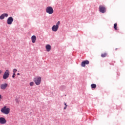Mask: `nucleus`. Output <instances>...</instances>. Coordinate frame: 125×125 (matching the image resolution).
Here are the masks:
<instances>
[{
	"instance_id": "nucleus-8",
	"label": "nucleus",
	"mask_w": 125,
	"mask_h": 125,
	"mask_svg": "<svg viewBox=\"0 0 125 125\" xmlns=\"http://www.w3.org/2000/svg\"><path fill=\"white\" fill-rule=\"evenodd\" d=\"M12 22H13V18H12V17H9L7 20V24H8V25H11Z\"/></svg>"
},
{
	"instance_id": "nucleus-18",
	"label": "nucleus",
	"mask_w": 125,
	"mask_h": 125,
	"mask_svg": "<svg viewBox=\"0 0 125 125\" xmlns=\"http://www.w3.org/2000/svg\"><path fill=\"white\" fill-rule=\"evenodd\" d=\"M17 72V70L15 68L13 70V73H16Z\"/></svg>"
},
{
	"instance_id": "nucleus-10",
	"label": "nucleus",
	"mask_w": 125,
	"mask_h": 125,
	"mask_svg": "<svg viewBox=\"0 0 125 125\" xmlns=\"http://www.w3.org/2000/svg\"><path fill=\"white\" fill-rule=\"evenodd\" d=\"M89 64V61L86 60L82 62L81 66L82 67H85V64L88 65Z\"/></svg>"
},
{
	"instance_id": "nucleus-9",
	"label": "nucleus",
	"mask_w": 125,
	"mask_h": 125,
	"mask_svg": "<svg viewBox=\"0 0 125 125\" xmlns=\"http://www.w3.org/2000/svg\"><path fill=\"white\" fill-rule=\"evenodd\" d=\"M5 17H6V18L8 17V14H7V13L2 14L0 16V20H3V19H4Z\"/></svg>"
},
{
	"instance_id": "nucleus-11",
	"label": "nucleus",
	"mask_w": 125,
	"mask_h": 125,
	"mask_svg": "<svg viewBox=\"0 0 125 125\" xmlns=\"http://www.w3.org/2000/svg\"><path fill=\"white\" fill-rule=\"evenodd\" d=\"M31 41L33 43H35V42H36V41H37V37L35 35H33L31 37Z\"/></svg>"
},
{
	"instance_id": "nucleus-24",
	"label": "nucleus",
	"mask_w": 125,
	"mask_h": 125,
	"mask_svg": "<svg viewBox=\"0 0 125 125\" xmlns=\"http://www.w3.org/2000/svg\"><path fill=\"white\" fill-rule=\"evenodd\" d=\"M1 70H0V74H1Z\"/></svg>"
},
{
	"instance_id": "nucleus-4",
	"label": "nucleus",
	"mask_w": 125,
	"mask_h": 125,
	"mask_svg": "<svg viewBox=\"0 0 125 125\" xmlns=\"http://www.w3.org/2000/svg\"><path fill=\"white\" fill-rule=\"evenodd\" d=\"M10 75V71L8 70H6L3 75L2 78L3 80H6L9 78Z\"/></svg>"
},
{
	"instance_id": "nucleus-22",
	"label": "nucleus",
	"mask_w": 125,
	"mask_h": 125,
	"mask_svg": "<svg viewBox=\"0 0 125 125\" xmlns=\"http://www.w3.org/2000/svg\"><path fill=\"white\" fill-rule=\"evenodd\" d=\"M16 74V73H13V75H14V76H15Z\"/></svg>"
},
{
	"instance_id": "nucleus-7",
	"label": "nucleus",
	"mask_w": 125,
	"mask_h": 125,
	"mask_svg": "<svg viewBox=\"0 0 125 125\" xmlns=\"http://www.w3.org/2000/svg\"><path fill=\"white\" fill-rule=\"evenodd\" d=\"M99 11L102 13H105L106 12V7L102 5H100Z\"/></svg>"
},
{
	"instance_id": "nucleus-16",
	"label": "nucleus",
	"mask_w": 125,
	"mask_h": 125,
	"mask_svg": "<svg viewBox=\"0 0 125 125\" xmlns=\"http://www.w3.org/2000/svg\"><path fill=\"white\" fill-rule=\"evenodd\" d=\"M117 23H115L114 24V28L115 30H116L117 31V30H118V27H117Z\"/></svg>"
},
{
	"instance_id": "nucleus-2",
	"label": "nucleus",
	"mask_w": 125,
	"mask_h": 125,
	"mask_svg": "<svg viewBox=\"0 0 125 125\" xmlns=\"http://www.w3.org/2000/svg\"><path fill=\"white\" fill-rule=\"evenodd\" d=\"M1 112L5 114V115H8L10 112V108L5 106L1 109Z\"/></svg>"
},
{
	"instance_id": "nucleus-13",
	"label": "nucleus",
	"mask_w": 125,
	"mask_h": 125,
	"mask_svg": "<svg viewBox=\"0 0 125 125\" xmlns=\"http://www.w3.org/2000/svg\"><path fill=\"white\" fill-rule=\"evenodd\" d=\"M45 48L47 51L49 52L51 50V46L49 44H47L45 46Z\"/></svg>"
},
{
	"instance_id": "nucleus-6",
	"label": "nucleus",
	"mask_w": 125,
	"mask_h": 125,
	"mask_svg": "<svg viewBox=\"0 0 125 125\" xmlns=\"http://www.w3.org/2000/svg\"><path fill=\"white\" fill-rule=\"evenodd\" d=\"M7 87H8V84L6 83H3L0 85V88L2 90H5Z\"/></svg>"
},
{
	"instance_id": "nucleus-3",
	"label": "nucleus",
	"mask_w": 125,
	"mask_h": 125,
	"mask_svg": "<svg viewBox=\"0 0 125 125\" xmlns=\"http://www.w3.org/2000/svg\"><path fill=\"white\" fill-rule=\"evenodd\" d=\"M60 21H58L56 25H54L52 27V31H53V32H57V31H58V29H59V25H60Z\"/></svg>"
},
{
	"instance_id": "nucleus-19",
	"label": "nucleus",
	"mask_w": 125,
	"mask_h": 125,
	"mask_svg": "<svg viewBox=\"0 0 125 125\" xmlns=\"http://www.w3.org/2000/svg\"><path fill=\"white\" fill-rule=\"evenodd\" d=\"M12 78H13V79H14V78H15V75H14L13 74V75H12Z\"/></svg>"
},
{
	"instance_id": "nucleus-20",
	"label": "nucleus",
	"mask_w": 125,
	"mask_h": 125,
	"mask_svg": "<svg viewBox=\"0 0 125 125\" xmlns=\"http://www.w3.org/2000/svg\"><path fill=\"white\" fill-rule=\"evenodd\" d=\"M66 108H67V106H65V107H64V110H66Z\"/></svg>"
},
{
	"instance_id": "nucleus-23",
	"label": "nucleus",
	"mask_w": 125,
	"mask_h": 125,
	"mask_svg": "<svg viewBox=\"0 0 125 125\" xmlns=\"http://www.w3.org/2000/svg\"><path fill=\"white\" fill-rule=\"evenodd\" d=\"M64 105H65L66 107H67V104L64 103Z\"/></svg>"
},
{
	"instance_id": "nucleus-14",
	"label": "nucleus",
	"mask_w": 125,
	"mask_h": 125,
	"mask_svg": "<svg viewBox=\"0 0 125 125\" xmlns=\"http://www.w3.org/2000/svg\"><path fill=\"white\" fill-rule=\"evenodd\" d=\"M91 88H96V84H92L91 85Z\"/></svg>"
},
{
	"instance_id": "nucleus-5",
	"label": "nucleus",
	"mask_w": 125,
	"mask_h": 125,
	"mask_svg": "<svg viewBox=\"0 0 125 125\" xmlns=\"http://www.w3.org/2000/svg\"><path fill=\"white\" fill-rule=\"evenodd\" d=\"M46 12L48 14H52L54 11L53 10V8H52L51 6L47 7L46 8Z\"/></svg>"
},
{
	"instance_id": "nucleus-15",
	"label": "nucleus",
	"mask_w": 125,
	"mask_h": 125,
	"mask_svg": "<svg viewBox=\"0 0 125 125\" xmlns=\"http://www.w3.org/2000/svg\"><path fill=\"white\" fill-rule=\"evenodd\" d=\"M106 56H107V53H106L102 54V55H101V57L103 58L106 57Z\"/></svg>"
},
{
	"instance_id": "nucleus-12",
	"label": "nucleus",
	"mask_w": 125,
	"mask_h": 125,
	"mask_svg": "<svg viewBox=\"0 0 125 125\" xmlns=\"http://www.w3.org/2000/svg\"><path fill=\"white\" fill-rule=\"evenodd\" d=\"M6 123V120L4 118L1 117L0 118V124H5Z\"/></svg>"
},
{
	"instance_id": "nucleus-21",
	"label": "nucleus",
	"mask_w": 125,
	"mask_h": 125,
	"mask_svg": "<svg viewBox=\"0 0 125 125\" xmlns=\"http://www.w3.org/2000/svg\"><path fill=\"white\" fill-rule=\"evenodd\" d=\"M17 75L18 76H20V73H17Z\"/></svg>"
},
{
	"instance_id": "nucleus-17",
	"label": "nucleus",
	"mask_w": 125,
	"mask_h": 125,
	"mask_svg": "<svg viewBox=\"0 0 125 125\" xmlns=\"http://www.w3.org/2000/svg\"><path fill=\"white\" fill-rule=\"evenodd\" d=\"M35 84L33 82H31L29 83V85L30 86H33Z\"/></svg>"
},
{
	"instance_id": "nucleus-1",
	"label": "nucleus",
	"mask_w": 125,
	"mask_h": 125,
	"mask_svg": "<svg viewBox=\"0 0 125 125\" xmlns=\"http://www.w3.org/2000/svg\"><path fill=\"white\" fill-rule=\"evenodd\" d=\"M33 81L36 85H40L42 83V77L41 76H36L34 78Z\"/></svg>"
}]
</instances>
